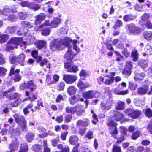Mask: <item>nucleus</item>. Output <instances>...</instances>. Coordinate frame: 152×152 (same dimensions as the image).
I'll list each match as a JSON object with an SVG mask.
<instances>
[{
  "label": "nucleus",
  "instance_id": "nucleus-1",
  "mask_svg": "<svg viewBox=\"0 0 152 152\" xmlns=\"http://www.w3.org/2000/svg\"><path fill=\"white\" fill-rule=\"evenodd\" d=\"M69 41L67 38L61 40L53 39L51 41L50 44V48L52 50L62 49L64 46H69Z\"/></svg>",
  "mask_w": 152,
  "mask_h": 152
},
{
  "label": "nucleus",
  "instance_id": "nucleus-2",
  "mask_svg": "<svg viewBox=\"0 0 152 152\" xmlns=\"http://www.w3.org/2000/svg\"><path fill=\"white\" fill-rule=\"evenodd\" d=\"M20 88L21 89L28 88L30 90V91L33 92L36 90L37 86L33 80H29L25 81L21 84Z\"/></svg>",
  "mask_w": 152,
  "mask_h": 152
},
{
  "label": "nucleus",
  "instance_id": "nucleus-3",
  "mask_svg": "<svg viewBox=\"0 0 152 152\" xmlns=\"http://www.w3.org/2000/svg\"><path fill=\"white\" fill-rule=\"evenodd\" d=\"M20 72V70L18 69L15 70V68L14 67H12L10 71V73L9 75L10 76H12L14 75V76L13 77V80L15 82L19 81L21 78V76L20 74H17L19 73Z\"/></svg>",
  "mask_w": 152,
  "mask_h": 152
},
{
  "label": "nucleus",
  "instance_id": "nucleus-4",
  "mask_svg": "<svg viewBox=\"0 0 152 152\" xmlns=\"http://www.w3.org/2000/svg\"><path fill=\"white\" fill-rule=\"evenodd\" d=\"M100 96V94L98 92L92 91H89L83 94L84 98L88 99L94 97H99Z\"/></svg>",
  "mask_w": 152,
  "mask_h": 152
},
{
  "label": "nucleus",
  "instance_id": "nucleus-5",
  "mask_svg": "<svg viewBox=\"0 0 152 152\" xmlns=\"http://www.w3.org/2000/svg\"><path fill=\"white\" fill-rule=\"evenodd\" d=\"M125 113L129 115L132 118H137L141 114V112L137 110L131 108L127 109L125 111Z\"/></svg>",
  "mask_w": 152,
  "mask_h": 152
},
{
  "label": "nucleus",
  "instance_id": "nucleus-6",
  "mask_svg": "<svg viewBox=\"0 0 152 152\" xmlns=\"http://www.w3.org/2000/svg\"><path fill=\"white\" fill-rule=\"evenodd\" d=\"M63 79L67 84H71L77 80V77L76 75L72 76L69 75H63Z\"/></svg>",
  "mask_w": 152,
  "mask_h": 152
},
{
  "label": "nucleus",
  "instance_id": "nucleus-7",
  "mask_svg": "<svg viewBox=\"0 0 152 152\" xmlns=\"http://www.w3.org/2000/svg\"><path fill=\"white\" fill-rule=\"evenodd\" d=\"M22 38H21L15 37L12 38L8 42V44H12L14 46H16L19 45L20 43L25 45L27 43L25 42H22ZM22 45H20V46Z\"/></svg>",
  "mask_w": 152,
  "mask_h": 152
},
{
  "label": "nucleus",
  "instance_id": "nucleus-8",
  "mask_svg": "<svg viewBox=\"0 0 152 152\" xmlns=\"http://www.w3.org/2000/svg\"><path fill=\"white\" fill-rule=\"evenodd\" d=\"M128 29L130 33L134 34H137L141 32V30L134 24L131 23L127 25Z\"/></svg>",
  "mask_w": 152,
  "mask_h": 152
},
{
  "label": "nucleus",
  "instance_id": "nucleus-9",
  "mask_svg": "<svg viewBox=\"0 0 152 152\" xmlns=\"http://www.w3.org/2000/svg\"><path fill=\"white\" fill-rule=\"evenodd\" d=\"M113 103L111 98L108 99L105 103H102L101 104V108L104 111L108 110L111 108V106Z\"/></svg>",
  "mask_w": 152,
  "mask_h": 152
},
{
  "label": "nucleus",
  "instance_id": "nucleus-10",
  "mask_svg": "<svg viewBox=\"0 0 152 152\" xmlns=\"http://www.w3.org/2000/svg\"><path fill=\"white\" fill-rule=\"evenodd\" d=\"M65 67L67 72L75 73L78 71L77 66L75 65H72L69 63H66L64 64Z\"/></svg>",
  "mask_w": 152,
  "mask_h": 152
},
{
  "label": "nucleus",
  "instance_id": "nucleus-11",
  "mask_svg": "<svg viewBox=\"0 0 152 152\" xmlns=\"http://www.w3.org/2000/svg\"><path fill=\"white\" fill-rule=\"evenodd\" d=\"M149 90V86L147 85H145L138 88L137 90V93L140 95H144L147 93Z\"/></svg>",
  "mask_w": 152,
  "mask_h": 152
},
{
  "label": "nucleus",
  "instance_id": "nucleus-12",
  "mask_svg": "<svg viewBox=\"0 0 152 152\" xmlns=\"http://www.w3.org/2000/svg\"><path fill=\"white\" fill-rule=\"evenodd\" d=\"M13 117L14 118L15 121L18 124H20L26 120L24 117L19 114H15L13 115Z\"/></svg>",
  "mask_w": 152,
  "mask_h": 152
},
{
  "label": "nucleus",
  "instance_id": "nucleus-13",
  "mask_svg": "<svg viewBox=\"0 0 152 152\" xmlns=\"http://www.w3.org/2000/svg\"><path fill=\"white\" fill-rule=\"evenodd\" d=\"M76 54L71 50H69L64 56V57L67 60H71L75 56Z\"/></svg>",
  "mask_w": 152,
  "mask_h": 152
},
{
  "label": "nucleus",
  "instance_id": "nucleus-14",
  "mask_svg": "<svg viewBox=\"0 0 152 152\" xmlns=\"http://www.w3.org/2000/svg\"><path fill=\"white\" fill-rule=\"evenodd\" d=\"M9 132L14 136H17L20 133V129L19 127L18 126L16 128H13L10 127L9 129Z\"/></svg>",
  "mask_w": 152,
  "mask_h": 152
},
{
  "label": "nucleus",
  "instance_id": "nucleus-15",
  "mask_svg": "<svg viewBox=\"0 0 152 152\" xmlns=\"http://www.w3.org/2000/svg\"><path fill=\"white\" fill-rule=\"evenodd\" d=\"M37 48L39 49H41L43 48H46L47 42L43 40H38L35 43Z\"/></svg>",
  "mask_w": 152,
  "mask_h": 152
},
{
  "label": "nucleus",
  "instance_id": "nucleus-16",
  "mask_svg": "<svg viewBox=\"0 0 152 152\" xmlns=\"http://www.w3.org/2000/svg\"><path fill=\"white\" fill-rule=\"evenodd\" d=\"M113 116V118L117 121L123 119L124 118V115L121 112L117 111L114 112Z\"/></svg>",
  "mask_w": 152,
  "mask_h": 152
},
{
  "label": "nucleus",
  "instance_id": "nucleus-17",
  "mask_svg": "<svg viewBox=\"0 0 152 152\" xmlns=\"http://www.w3.org/2000/svg\"><path fill=\"white\" fill-rule=\"evenodd\" d=\"M75 107L76 108V115L77 116L82 115L84 113L85 109L81 105H77Z\"/></svg>",
  "mask_w": 152,
  "mask_h": 152
},
{
  "label": "nucleus",
  "instance_id": "nucleus-18",
  "mask_svg": "<svg viewBox=\"0 0 152 152\" xmlns=\"http://www.w3.org/2000/svg\"><path fill=\"white\" fill-rule=\"evenodd\" d=\"M36 20L35 22V24L40 23L42 21L45 20V15L44 13H41L35 17Z\"/></svg>",
  "mask_w": 152,
  "mask_h": 152
},
{
  "label": "nucleus",
  "instance_id": "nucleus-19",
  "mask_svg": "<svg viewBox=\"0 0 152 152\" xmlns=\"http://www.w3.org/2000/svg\"><path fill=\"white\" fill-rule=\"evenodd\" d=\"M50 24L51 23H50L49 20H46L41 25H40L39 26H36L34 28V29L36 31H39L40 28L45 27L46 26H50Z\"/></svg>",
  "mask_w": 152,
  "mask_h": 152
},
{
  "label": "nucleus",
  "instance_id": "nucleus-20",
  "mask_svg": "<svg viewBox=\"0 0 152 152\" xmlns=\"http://www.w3.org/2000/svg\"><path fill=\"white\" fill-rule=\"evenodd\" d=\"M35 137L34 133L32 132H29L26 135V139L28 142H31Z\"/></svg>",
  "mask_w": 152,
  "mask_h": 152
},
{
  "label": "nucleus",
  "instance_id": "nucleus-21",
  "mask_svg": "<svg viewBox=\"0 0 152 152\" xmlns=\"http://www.w3.org/2000/svg\"><path fill=\"white\" fill-rule=\"evenodd\" d=\"M19 145V142L17 139H15L13 140L10 145V148H12V149L17 150L18 149Z\"/></svg>",
  "mask_w": 152,
  "mask_h": 152
},
{
  "label": "nucleus",
  "instance_id": "nucleus-22",
  "mask_svg": "<svg viewBox=\"0 0 152 152\" xmlns=\"http://www.w3.org/2000/svg\"><path fill=\"white\" fill-rule=\"evenodd\" d=\"M145 99L138 98H135L134 99V102L135 105L137 106H141L144 104Z\"/></svg>",
  "mask_w": 152,
  "mask_h": 152
},
{
  "label": "nucleus",
  "instance_id": "nucleus-23",
  "mask_svg": "<svg viewBox=\"0 0 152 152\" xmlns=\"http://www.w3.org/2000/svg\"><path fill=\"white\" fill-rule=\"evenodd\" d=\"M7 98L9 99L12 100L15 99L19 96V94L16 92L10 93L8 94H7L6 95Z\"/></svg>",
  "mask_w": 152,
  "mask_h": 152
},
{
  "label": "nucleus",
  "instance_id": "nucleus-24",
  "mask_svg": "<svg viewBox=\"0 0 152 152\" xmlns=\"http://www.w3.org/2000/svg\"><path fill=\"white\" fill-rule=\"evenodd\" d=\"M28 150V147L26 143L22 142L21 143L19 152H27Z\"/></svg>",
  "mask_w": 152,
  "mask_h": 152
},
{
  "label": "nucleus",
  "instance_id": "nucleus-25",
  "mask_svg": "<svg viewBox=\"0 0 152 152\" xmlns=\"http://www.w3.org/2000/svg\"><path fill=\"white\" fill-rule=\"evenodd\" d=\"M143 36L145 39L149 40H151L152 39V32L151 31L144 32Z\"/></svg>",
  "mask_w": 152,
  "mask_h": 152
},
{
  "label": "nucleus",
  "instance_id": "nucleus-26",
  "mask_svg": "<svg viewBox=\"0 0 152 152\" xmlns=\"http://www.w3.org/2000/svg\"><path fill=\"white\" fill-rule=\"evenodd\" d=\"M77 89L76 88L73 86H69L67 88V93L70 95H72L75 94Z\"/></svg>",
  "mask_w": 152,
  "mask_h": 152
},
{
  "label": "nucleus",
  "instance_id": "nucleus-27",
  "mask_svg": "<svg viewBox=\"0 0 152 152\" xmlns=\"http://www.w3.org/2000/svg\"><path fill=\"white\" fill-rule=\"evenodd\" d=\"M78 87L81 89H83L89 86V85L87 83H83L80 80H79L77 84Z\"/></svg>",
  "mask_w": 152,
  "mask_h": 152
},
{
  "label": "nucleus",
  "instance_id": "nucleus-28",
  "mask_svg": "<svg viewBox=\"0 0 152 152\" xmlns=\"http://www.w3.org/2000/svg\"><path fill=\"white\" fill-rule=\"evenodd\" d=\"M25 56L23 54H21L17 57V61L20 63L22 66L24 65V62Z\"/></svg>",
  "mask_w": 152,
  "mask_h": 152
},
{
  "label": "nucleus",
  "instance_id": "nucleus-29",
  "mask_svg": "<svg viewBox=\"0 0 152 152\" xmlns=\"http://www.w3.org/2000/svg\"><path fill=\"white\" fill-rule=\"evenodd\" d=\"M117 126L112 128H111L109 129V131L110 132V133L111 134L114 138H117L116 134H118Z\"/></svg>",
  "mask_w": 152,
  "mask_h": 152
},
{
  "label": "nucleus",
  "instance_id": "nucleus-30",
  "mask_svg": "<svg viewBox=\"0 0 152 152\" xmlns=\"http://www.w3.org/2000/svg\"><path fill=\"white\" fill-rule=\"evenodd\" d=\"M150 18V15L147 13L144 14L141 17L140 22L145 24L148 22V20Z\"/></svg>",
  "mask_w": 152,
  "mask_h": 152
},
{
  "label": "nucleus",
  "instance_id": "nucleus-31",
  "mask_svg": "<svg viewBox=\"0 0 152 152\" xmlns=\"http://www.w3.org/2000/svg\"><path fill=\"white\" fill-rule=\"evenodd\" d=\"M78 140V137L75 135H73L70 137L69 139V142L70 144L72 145L76 144Z\"/></svg>",
  "mask_w": 152,
  "mask_h": 152
},
{
  "label": "nucleus",
  "instance_id": "nucleus-32",
  "mask_svg": "<svg viewBox=\"0 0 152 152\" xmlns=\"http://www.w3.org/2000/svg\"><path fill=\"white\" fill-rule=\"evenodd\" d=\"M65 110L67 113L74 114L76 111V108L75 107L68 106L66 108Z\"/></svg>",
  "mask_w": 152,
  "mask_h": 152
},
{
  "label": "nucleus",
  "instance_id": "nucleus-33",
  "mask_svg": "<svg viewBox=\"0 0 152 152\" xmlns=\"http://www.w3.org/2000/svg\"><path fill=\"white\" fill-rule=\"evenodd\" d=\"M27 123V121L26 120L23 122L20 123V124H18V125L20 126L23 131L26 132L28 130Z\"/></svg>",
  "mask_w": 152,
  "mask_h": 152
},
{
  "label": "nucleus",
  "instance_id": "nucleus-34",
  "mask_svg": "<svg viewBox=\"0 0 152 152\" xmlns=\"http://www.w3.org/2000/svg\"><path fill=\"white\" fill-rule=\"evenodd\" d=\"M39 30L42 31V35L45 36L49 35L50 31V28H45L44 29L41 28Z\"/></svg>",
  "mask_w": 152,
  "mask_h": 152
},
{
  "label": "nucleus",
  "instance_id": "nucleus-35",
  "mask_svg": "<svg viewBox=\"0 0 152 152\" xmlns=\"http://www.w3.org/2000/svg\"><path fill=\"white\" fill-rule=\"evenodd\" d=\"M40 66L43 67L44 65L46 66V67L48 68H50V64L48 63L47 60L46 59H44L42 60L40 63Z\"/></svg>",
  "mask_w": 152,
  "mask_h": 152
},
{
  "label": "nucleus",
  "instance_id": "nucleus-36",
  "mask_svg": "<svg viewBox=\"0 0 152 152\" xmlns=\"http://www.w3.org/2000/svg\"><path fill=\"white\" fill-rule=\"evenodd\" d=\"M42 146L40 145H35L32 147V149L35 152H40L42 150Z\"/></svg>",
  "mask_w": 152,
  "mask_h": 152
},
{
  "label": "nucleus",
  "instance_id": "nucleus-37",
  "mask_svg": "<svg viewBox=\"0 0 152 152\" xmlns=\"http://www.w3.org/2000/svg\"><path fill=\"white\" fill-rule=\"evenodd\" d=\"M32 56L35 58H37V61L38 62H40L42 59V57L41 56H38V51L36 50L33 51L31 53Z\"/></svg>",
  "mask_w": 152,
  "mask_h": 152
},
{
  "label": "nucleus",
  "instance_id": "nucleus-38",
  "mask_svg": "<svg viewBox=\"0 0 152 152\" xmlns=\"http://www.w3.org/2000/svg\"><path fill=\"white\" fill-rule=\"evenodd\" d=\"M22 102V100L20 98H18L10 104L11 106L12 107H17Z\"/></svg>",
  "mask_w": 152,
  "mask_h": 152
},
{
  "label": "nucleus",
  "instance_id": "nucleus-39",
  "mask_svg": "<svg viewBox=\"0 0 152 152\" xmlns=\"http://www.w3.org/2000/svg\"><path fill=\"white\" fill-rule=\"evenodd\" d=\"M17 27H14L12 26H8L6 29L7 32L12 33L15 32L17 30Z\"/></svg>",
  "mask_w": 152,
  "mask_h": 152
},
{
  "label": "nucleus",
  "instance_id": "nucleus-40",
  "mask_svg": "<svg viewBox=\"0 0 152 152\" xmlns=\"http://www.w3.org/2000/svg\"><path fill=\"white\" fill-rule=\"evenodd\" d=\"M134 18V17L131 15H126L123 18L124 20L126 22L132 20Z\"/></svg>",
  "mask_w": 152,
  "mask_h": 152
},
{
  "label": "nucleus",
  "instance_id": "nucleus-41",
  "mask_svg": "<svg viewBox=\"0 0 152 152\" xmlns=\"http://www.w3.org/2000/svg\"><path fill=\"white\" fill-rule=\"evenodd\" d=\"M107 125L109 126V129H110L117 126V124L113 120H111L107 122Z\"/></svg>",
  "mask_w": 152,
  "mask_h": 152
},
{
  "label": "nucleus",
  "instance_id": "nucleus-42",
  "mask_svg": "<svg viewBox=\"0 0 152 152\" xmlns=\"http://www.w3.org/2000/svg\"><path fill=\"white\" fill-rule=\"evenodd\" d=\"M21 25L24 27H28L31 28L33 27V25L29 22L27 21H22L21 23Z\"/></svg>",
  "mask_w": 152,
  "mask_h": 152
},
{
  "label": "nucleus",
  "instance_id": "nucleus-43",
  "mask_svg": "<svg viewBox=\"0 0 152 152\" xmlns=\"http://www.w3.org/2000/svg\"><path fill=\"white\" fill-rule=\"evenodd\" d=\"M117 108L120 110H123L125 107V103L120 101H118L117 102Z\"/></svg>",
  "mask_w": 152,
  "mask_h": 152
},
{
  "label": "nucleus",
  "instance_id": "nucleus-44",
  "mask_svg": "<svg viewBox=\"0 0 152 152\" xmlns=\"http://www.w3.org/2000/svg\"><path fill=\"white\" fill-rule=\"evenodd\" d=\"M123 25V22L121 20L118 19L115 21V24L113 27L115 30L117 29L118 28L120 27Z\"/></svg>",
  "mask_w": 152,
  "mask_h": 152
},
{
  "label": "nucleus",
  "instance_id": "nucleus-45",
  "mask_svg": "<svg viewBox=\"0 0 152 152\" xmlns=\"http://www.w3.org/2000/svg\"><path fill=\"white\" fill-rule=\"evenodd\" d=\"M15 91V88L14 87L12 86L11 88L9 89L7 91H5L2 92L1 94V95H0V99L2 98V96H4L7 94L8 93L11 92L13 91Z\"/></svg>",
  "mask_w": 152,
  "mask_h": 152
},
{
  "label": "nucleus",
  "instance_id": "nucleus-46",
  "mask_svg": "<svg viewBox=\"0 0 152 152\" xmlns=\"http://www.w3.org/2000/svg\"><path fill=\"white\" fill-rule=\"evenodd\" d=\"M0 42L2 43L3 42H6V41L8 39V36L4 34H1L0 35Z\"/></svg>",
  "mask_w": 152,
  "mask_h": 152
},
{
  "label": "nucleus",
  "instance_id": "nucleus-47",
  "mask_svg": "<svg viewBox=\"0 0 152 152\" xmlns=\"http://www.w3.org/2000/svg\"><path fill=\"white\" fill-rule=\"evenodd\" d=\"M131 73V69L128 67H125L123 70L122 73L125 75L128 76L130 75Z\"/></svg>",
  "mask_w": 152,
  "mask_h": 152
},
{
  "label": "nucleus",
  "instance_id": "nucleus-48",
  "mask_svg": "<svg viewBox=\"0 0 152 152\" xmlns=\"http://www.w3.org/2000/svg\"><path fill=\"white\" fill-rule=\"evenodd\" d=\"M72 43L73 45V49L74 50H75L76 52H77L78 53H79L80 52V48L79 47H78L76 45L77 41L75 40H73Z\"/></svg>",
  "mask_w": 152,
  "mask_h": 152
},
{
  "label": "nucleus",
  "instance_id": "nucleus-49",
  "mask_svg": "<svg viewBox=\"0 0 152 152\" xmlns=\"http://www.w3.org/2000/svg\"><path fill=\"white\" fill-rule=\"evenodd\" d=\"M132 56L133 58V60L135 61H136L138 58L137 51L135 50L133 51L132 54Z\"/></svg>",
  "mask_w": 152,
  "mask_h": 152
},
{
  "label": "nucleus",
  "instance_id": "nucleus-50",
  "mask_svg": "<svg viewBox=\"0 0 152 152\" xmlns=\"http://www.w3.org/2000/svg\"><path fill=\"white\" fill-rule=\"evenodd\" d=\"M139 64L142 68L147 67L148 66V62L146 60L141 61L140 62Z\"/></svg>",
  "mask_w": 152,
  "mask_h": 152
},
{
  "label": "nucleus",
  "instance_id": "nucleus-51",
  "mask_svg": "<svg viewBox=\"0 0 152 152\" xmlns=\"http://www.w3.org/2000/svg\"><path fill=\"white\" fill-rule=\"evenodd\" d=\"M91 113L93 114L92 117L94 119V120H92V122L94 124H96L97 122L98 121V119L97 118V115L94 113V111L93 110H91Z\"/></svg>",
  "mask_w": 152,
  "mask_h": 152
},
{
  "label": "nucleus",
  "instance_id": "nucleus-52",
  "mask_svg": "<svg viewBox=\"0 0 152 152\" xmlns=\"http://www.w3.org/2000/svg\"><path fill=\"white\" fill-rule=\"evenodd\" d=\"M137 85L136 84H133L132 82H129V88L131 90H134L137 88Z\"/></svg>",
  "mask_w": 152,
  "mask_h": 152
},
{
  "label": "nucleus",
  "instance_id": "nucleus-53",
  "mask_svg": "<svg viewBox=\"0 0 152 152\" xmlns=\"http://www.w3.org/2000/svg\"><path fill=\"white\" fill-rule=\"evenodd\" d=\"M14 48H17V47L16 46L12 45V44H9L7 45L5 49L6 51H9L13 50Z\"/></svg>",
  "mask_w": 152,
  "mask_h": 152
},
{
  "label": "nucleus",
  "instance_id": "nucleus-54",
  "mask_svg": "<svg viewBox=\"0 0 152 152\" xmlns=\"http://www.w3.org/2000/svg\"><path fill=\"white\" fill-rule=\"evenodd\" d=\"M145 115L148 117H151L152 116V110L149 108L147 109L145 111Z\"/></svg>",
  "mask_w": 152,
  "mask_h": 152
},
{
  "label": "nucleus",
  "instance_id": "nucleus-55",
  "mask_svg": "<svg viewBox=\"0 0 152 152\" xmlns=\"http://www.w3.org/2000/svg\"><path fill=\"white\" fill-rule=\"evenodd\" d=\"M10 13V10L8 8L4 9L2 10V14L6 16L9 15Z\"/></svg>",
  "mask_w": 152,
  "mask_h": 152
},
{
  "label": "nucleus",
  "instance_id": "nucleus-56",
  "mask_svg": "<svg viewBox=\"0 0 152 152\" xmlns=\"http://www.w3.org/2000/svg\"><path fill=\"white\" fill-rule=\"evenodd\" d=\"M7 70L4 67H0V76H4L6 74Z\"/></svg>",
  "mask_w": 152,
  "mask_h": 152
},
{
  "label": "nucleus",
  "instance_id": "nucleus-57",
  "mask_svg": "<svg viewBox=\"0 0 152 152\" xmlns=\"http://www.w3.org/2000/svg\"><path fill=\"white\" fill-rule=\"evenodd\" d=\"M20 4L23 7H27L28 8H30L31 5H32V3H28L27 1H23L21 2Z\"/></svg>",
  "mask_w": 152,
  "mask_h": 152
},
{
  "label": "nucleus",
  "instance_id": "nucleus-58",
  "mask_svg": "<svg viewBox=\"0 0 152 152\" xmlns=\"http://www.w3.org/2000/svg\"><path fill=\"white\" fill-rule=\"evenodd\" d=\"M30 8L34 9V10L36 11L39 10L40 7L38 4H34V3H32V5H31Z\"/></svg>",
  "mask_w": 152,
  "mask_h": 152
},
{
  "label": "nucleus",
  "instance_id": "nucleus-59",
  "mask_svg": "<svg viewBox=\"0 0 152 152\" xmlns=\"http://www.w3.org/2000/svg\"><path fill=\"white\" fill-rule=\"evenodd\" d=\"M10 58V62L12 64H14L15 62L17 61V58L13 55H11Z\"/></svg>",
  "mask_w": 152,
  "mask_h": 152
},
{
  "label": "nucleus",
  "instance_id": "nucleus-60",
  "mask_svg": "<svg viewBox=\"0 0 152 152\" xmlns=\"http://www.w3.org/2000/svg\"><path fill=\"white\" fill-rule=\"evenodd\" d=\"M19 16L21 19H25L27 17V14L25 12H21L19 13Z\"/></svg>",
  "mask_w": 152,
  "mask_h": 152
},
{
  "label": "nucleus",
  "instance_id": "nucleus-61",
  "mask_svg": "<svg viewBox=\"0 0 152 152\" xmlns=\"http://www.w3.org/2000/svg\"><path fill=\"white\" fill-rule=\"evenodd\" d=\"M140 132L139 131H137L134 132L132 136V138L133 139H136L139 136Z\"/></svg>",
  "mask_w": 152,
  "mask_h": 152
},
{
  "label": "nucleus",
  "instance_id": "nucleus-62",
  "mask_svg": "<svg viewBox=\"0 0 152 152\" xmlns=\"http://www.w3.org/2000/svg\"><path fill=\"white\" fill-rule=\"evenodd\" d=\"M121 147L118 146L113 145V152H121Z\"/></svg>",
  "mask_w": 152,
  "mask_h": 152
},
{
  "label": "nucleus",
  "instance_id": "nucleus-63",
  "mask_svg": "<svg viewBox=\"0 0 152 152\" xmlns=\"http://www.w3.org/2000/svg\"><path fill=\"white\" fill-rule=\"evenodd\" d=\"M72 116L70 114H66L65 117V121L67 123L69 122L72 119Z\"/></svg>",
  "mask_w": 152,
  "mask_h": 152
},
{
  "label": "nucleus",
  "instance_id": "nucleus-64",
  "mask_svg": "<svg viewBox=\"0 0 152 152\" xmlns=\"http://www.w3.org/2000/svg\"><path fill=\"white\" fill-rule=\"evenodd\" d=\"M145 50H147V54L148 55L152 54V49L151 48V47L149 45H147L145 48Z\"/></svg>",
  "mask_w": 152,
  "mask_h": 152
}]
</instances>
